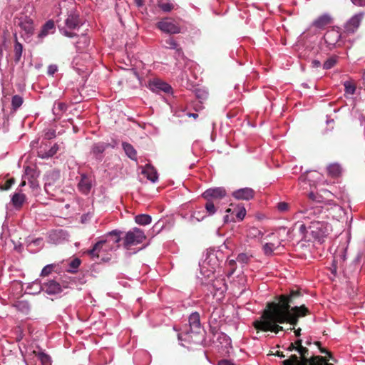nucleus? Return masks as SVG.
Here are the masks:
<instances>
[{
	"mask_svg": "<svg viewBox=\"0 0 365 365\" xmlns=\"http://www.w3.org/2000/svg\"><path fill=\"white\" fill-rule=\"evenodd\" d=\"M289 323V319L284 312L278 309L274 304H267L262 316L253 322V327L257 331H272L275 334L283 330L278 324Z\"/></svg>",
	"mask_w": 365,
	"mask_h": 365,
	"instance_id": "obj_1",
	"label": "nucleus"
},
{
	"mask_svg": "<svg viewBox=\"0 0 365 365\" xmlns=\"http://www.w3.org/2000/svg\"><path fill=\"white\" fill-rule=\"evenodd\" d=\"M287 350L296 351L299 356L291 354L288 359L282 361V365H314L327 359L325 356L311 355L309 348L304 346L301 339L291 342Z\"/></svg>",
	"mask_w": 365,
	"mask_h": 365,
	"instance_id": "obj_2",
	"label": "nucleus"
},
{
	"mask_svg": "<svg viewBox=\"0 0 365 365\" xmlns=\"http://www.w3.org/2000/svg\"><path fill=\"white\" fill-rule=\"evenodd\" d=\"M302 294L299 289H291L288 294H281L278 297V302H268V304H274L277 308L282 311H289L291 308V304H295L297 300L302 297Z\"/></svg>",
	"mask_w": 365,
	"mask_h": 365,
	"instance_id": "obj_3",
	"label": "nucleus"
},
{
	"mask_svg": "<svg viewBox=\"0 0 365 365\" xmlns=\"http://www.w3.org/2000/svg\"><path fill=\"white\" fill-rule=\"evenodd\" d=\"M308 229L312 236L320 241L329 234L330 225L326 222L313 219V221L309 222Z\"/></svg>",
	"mask_w": 365,
	"mask_h": 365,
	"instance_id": "obj_4",
	"label": "nucleus"
},
{
	"mask_svg": "<svg viewBox=\"0 0 365 365\" xmlns=\"http://www.w3.org/2000/svg\"><path fill=\"white\" fill-rule=\"evenodd\" d=\"M322 210L318 206H309L307 202H303L300 204L299 210L297 214H301V217L313 221V219L319 220Z\"/></svg>",
	"mask_w": 365,
	"mask_h": 365,
	"instance_id": "obj_5",
	"label": "nucleus"
},
{
	"mask_svg": "<svg viewBox=\"0 0 365 365\" xmlns=\"http://www.w3.org/2000/svg\"><path fill=\"white\" fill-rule=\"evenodd\" d=\"M145 239L144 232L140 228L134 227L125 234L123 246L125 248L129 249L131 246L143 242Z\"/></svg>",
	"mask_w": 365,
	"mask_h": 365,
	"instance_id": "obj_6",
	"label": "nucleus"
},
{
	"mask_svg": "<svg viewBox=\"0 0 365 365\" xmlns=\"http://www.w3.org/2000/svg\"><path fill=\"white\" fill-rule=\"evenodd\" d=\"M289 319V324L296 326L299 322V318L305 317L310 312L305 305L294 306L289 309V311H283Z\"/></svg>",
	"mask_w": 365,
	"mask_h": 365,
	"instance_id": "obj_7",
	"label": "nucleus"
},
{
	"mask_svg": "<svg viewBox=\"0 0 365 365\" xmlns=\"http://www.w3.org/2000/svg\"><path fill=\"white\" fill-rule=\"evenodd\" d=\"M109 242L110 240L108 239L100 240L93 245L92 249L87 250L86 253L89 255L93 260L100 259L101 261L108 262L110 258L104 256V252L107 251V249L106 247L104 248V246Z\"/></svg>",
	"mask_w": 365,
	"mask_h": 365,
	"instance_id": "obj_8",
	"label": "nucleus"
},
{
	"mask_svg": "<svg viewBox=\"0 0 365 365\" xmlns=\"http://www.w3.org/2000/svg\"><path fill=\"white\" fill-rule=\"evenodd\" d=\"M155 26L157 29L168 34H177L181 31L178 23L172 18H163Z\"/></svg>",
	"mask_w": 365,
	"mask_h": 365,
	"instance_id": "obj_9",
	"label": "nucleus"
},
{
	"mask_svg": "<svg viewBox=\"0 0 365 365\" xmlns=\"http://www.w3.org/2000/svg\"><path fill=\"white\" fill-rule=\"evenodd\" d=\"M67 284L63 282L61 284L56 279H51L41 284V289L48 294H56L62 292L63 288H68Z\"/></svg>",
	"mask_w": 365,
	"mask_h": 365,
	"instance_id": "obj_10",
	"label": "nucleus"
},
{
	"mask_svg": "<svg viewBox=\"0 0 365 365\" xmlns=\"http://www.w3.org/2000/svg\"><path fill=\"white\" fill-rule=\"evenodd\" d=\"M83 24L79 13L76 10H71L65 19L66 28L71 30L78 29Z\"/></svg>",
	"mask_w": 365,
	"mask_h": 365,
	"instance_id": "obj_11",
	"label": "nucleus"
},
{
	"mask_svg": "<svg viewBox=\"0 0 365 365\" xmlns=\"http://www.w3.org/2000/svg\"><path fill=\"white\" fill-rule=\"evenodd\" d=\"M148 88L155 93L164 92L165 93H170L173 90L172 87L168 83L159 78H154L150 81Z\"/></svg>",
	"mask_w": 365,
	"mask_h": 365,
	"instance_id": "obj_12",
	"label": "nucleus"
},
{
	"mask_svg": "<svg viewBox=\"0 0 365 365\" xmlns=\"http://www.w3.org/2000/svg\"><path fill=\"white\" fill-rule=\"evenodd\" d=\"M364 16V12H359L354 15L345 24L344 29L346 33L354 34L359 26Z\"/></svg>",
	"mask_w": 365,
	"mask_h": 365,
	"instance_id": "obj_13",
	"label": "nucleus"
},
{
	"mask_svg": "<svg viewBox=\"0 0 365 365\" xmlns=\"http://www.w3.org/2000/svg\"><path fill=\"white\" fill-rule=\"evenodd\" d=\"M226 194L225 189L220 187L206 190L202 193V197L205 199L212 200L217 202L218 200L225 197Z\"/></svg>",
	"mask_w": 365,
	"mask_h": 365,
	"instance_id": "obj_14",
	"label": "nucleus"
},
{
	"mask_svg": "<svg viewBox=\"0 0 365 365\" xmlns=\"http://www.w3.org/2000/svg\"><path fill=\"white\" fill-rule=\"evenodd\" d=\"M232 196L239 200H250L255 196V191L250 187L238 189L232 192Z\"/></svg>",
	"mask_w": 365,
	"mask_h": 365,
	"instance_id": "obj_15",
	"label": "nucleus"
},
{
	"mask_svg": "<svg viewBox=\"0 0 365 365\" xmlns=\"http://www.w3.org/2000/svg\"><path fill=\"white\" fill-rule=\"evenodd\" d=\"M327 175L332 178H338L341 176L343 168L338 163L329 164L327 168Z\"/></svg>",
	"mask_w": 365,
	"mask_h": 365,
	"instance_id": "obj_16",
	"label": "nucleus"
},
{
	"mask_svg": "<svg viewBox=\"0 0 365 365\" xmlns=\"http://www.w3.org/2000/svg\"><path fill=\"white\" fill-rule=\"evenodd\" d=\"M79 190L84 194H88L92 187V180L86 175H81V179L78 184Z\"/></svg>",
	"mask_w": 365,
	"mask_h": 365,
	"instance_id": "obj_17",
	"label": "nucleus"
},
{
	"mask_svg": "<svg viewBox=\"0 0 365 365\" xmlns=\"http://www.w3.org/2000/svg\"><path fill=\"white\" fill-rule=\"evenodd\" d=\"M190 332L197 333L200 330V314L197 312L192 313L189 317Z\"/></svg>",
	"mask_w": 365,
	"mask_h": 365,
	"instance_id": "obj_18",
	"label": "nucleus"
},
{
	"mask_svg": "<svg viewBox=\"0 0 365 365\" xmlns=\"http://www.w3.org/2000/svg\"><path fill=\"white\" fill-rule=\"evenodd\" d=\"M340 33L334 29L327 31L324 34V40L329 45H335L340 39Z\"/></svg>",
	"mask_w": 365,
	"mask_h": 365,
	"instance_id": "obj_19",
	"label": "nucleus"
},
{
	"mask_svg": "<svg viewBox=\"0 0 365 365\" xmlns=\"http://www.w3.org/2000/svg\"><path fill=\"white\" fill-rule=\"evenodd\" d=\"M142 174L144 175L152 182H155L158 179V175L156 169L151 165H146L142 170Z\"/></svg>",
	"mask_w": 365,
	"mask_h": 365,
	"instance_id": "obj_20",
	"label": "nucleus"
},
{
	"mask_svg": "<svg viewBox=\"0 0 365 365\" xmlns=\"http://www.w3.org/2000/svg\"><path fill=\"white\" fill-rule=\"evenodd\" d=\"M331 18L328 14H324L319 16L316 20L314 21L312 25L317 29H324L327 25L331 23Z\"/></svg>",
	"mask_w": 365,
	"mask_h": 365,
	"instance_id": "obj_21",
	"label": "nucleus"
},
{
	"mask_svg": "<svg viewBox=\"0 0 365 365\" xmlns=\"http://www.w3.org/2000/svg\"><path fill=\"white\" fill-rule=\"evenodd\" d=\"M26 200V195L19 190L15 192L11 197V202L16 209H20Z\"/></svg>",
	"mask_w": 365,
	"mask_h": 365,
	"instance_id": "obj_22",
	"label": "nucleus"
},
{
	"mask_svg": "<svg viewBox=\"0 0 365 365\" xmlns=\"http://www.w3.org/2000/svg\"><path fill=\"white\" fill-rule=\"evenodd\" d=\"M55 24L53 20H48L42 26L38 37L43 38L49 34H53L55 31Z\"/></svg>",
	"mask_w": 365,
	"mask_h": 365,
	"instance_id": "obj_23",
	"label": "nucleus"
},
{
	"mask_svg": "<svg viewBox=\"0 0 365 365\" xmlns=\"http://www.w3.org/2000/svg\"><path fill=\"white\" fill-rule=\"evenodd\" d=\"M109 143H106L104 142H98L94 143L92 145L91 153L96 156V158H99V155L102 154L107 148H108ZM100 159L101 158L100 157Z\"/></svg>",
	"mask_w": 365,
	"mask_h": 365,
	"instance_id": "obj_24",
	"label": "nucleus"
},
{
	"mask_svg": "<svg viewBox=\"0 0 365 365\" xmlns=\"http://www.w3.org/2000/svg\"><path fill=\"white\" fill-rule=\"evenodd\" d=\"M122 234L121 231L119 230H113L108 232L106 235V240H109V242H113L116 244L115 248L118 249L120 247L119 242L121 240L120 235Z\"/></svg>",
	"mask_w": 365,
	"mask_h": 365,
	"instance_id": "obj_25",
	"label": "nucleus"
},
{
	"mask_svg": "<svg viewBox=\"0 0 365 365\" xmlns=\"http://www.w3.org/2000/svg\"><path fill=\"white\" fill-rule=\"evenodd\" d=\"M164 46L169 49H175L178 55H183L182 48L179 46L178 43L173 37H168L165 40Z\"/></svg>",
	"mask_w": 365,
	"mask_h": 365,
	"instance_id": "obj_26",
	"label": "nucleus"
},
{
	"mask_svg": "<svg viewBox=\"0 0 365 365\" xmlns=\"http://www.w3.org/2000/svg\"><path fill=\"white\" fill-rule=\"evenodd\" d=\"M19 26L26 34H31L33 33L34 26L33 21L31 19L26 18L21 19L19 23Z\"/></svg>",
	"mask_w": 365,
	"mask_h": 365,
	"instance_id": "obj_27",
	"label": "nucleus"
},
{
	"mask_svg": "<svg viewBox=\"0 0 365 365\" xmlns=\"http://www.w3.org/2000/svg\"><path fill=\"white\" fill-rule=\"evenodd\" d=\"M280 242L279 240H277L275 242H266L262 247L263 252L266 255H271L274 252V250L280 245Z\"/></svg>",
	"mask_w": 365,
	"mask_h": 365,
	"instance_id": "obj_28",
	"label": "nucleus"
},
{
	"mask_svg": "<svg viewBox=\"0 0 365 365\" xmlns=\"http://www.w3.org/2000/svg\"><path fill=\"white\" fill-rule=\"evenodd\" d=\"M15 37V44L14 48V61L16 63H18L21 58L22 52H23V46L21 43H19L17 40L16 34L14 35Z\"/></svg>",
	"mask_w": 365,
	"mask_h": 365,
	"instance_id": "obj_29",
	"label": "nucleus"
},
{
	"mask_svg": "<svg viewBox=\"0 0 365 365\" xmlns=\"http://www.w3.org/2000/svg\"><path fill=\"white\" fill-rule=\"evenodd\" d=\"M122 146L125 154L128 155V158H130L132 160H136L137 152L131 144L123 142L122 143Z\"/></svg>",
	"mask_w": 365,
	"mask_h": 365,
	"instance_id": "obj_30",
	"label": "nucleus"
},
{
	"mask_svg": "<svg viewBox=\"0 0 365 365\" xmlns=\"http://www.w3.org/2000/svg\"><path fill=\"white\" fill-rule=\"evenodd\" d=\"M152 221L151 216L146 214L138 215L135 217V222L140 225H147Z\"/></svg>",
	"mask_w": 365,
	"mask_h": 365,
	"instance_id": "obj_31",
	"label": "nucleus"
},
{
	"mask_svg": "<svg viewBox=\"0 0 365 365\" xmlns=\"http://www.w3.org/2000/svg\"><path fill=\"white\" fill-rule=\"evenodd\" d=\"M207 200L205 207L206 209L207 212L209 215H213L216 212V207H215V202L212 200L205 199Z\"/></svg>",
	"mask_w": 365,
	"mask_h": 365,
	"instance_id": "obj_32",
	"label": "nucleus"
},
{
	"mask_svg": "<svg viewBox=\"0 0 365 365\" xmlns=\"http://www.w3.org/2000/svg\"><path fill=\"white\" fill-rule=\"evenodd\" d=\"M24 101L22 97L19 95H15L12 97L11 106L12 108L16 110H17L23 103Z\"/></svg>",
	"mask_w": 365,
	"mask_h": 365,
	"instance_id": "obj_33",
	"label": "nucleus"
},
{
	"mask_svg": "<svg viewBox=\"0 0 365 365\" xmlns=\"http://www.w3.org/2000/svg\"><path fill=\"white\" fill-rule=\"evenodd\" d=\"M37 357L41 362L42 365H51V359L48 354L43 352H39Z\"/></svg>",
	"mask_w": 365,
	"mask_h": 365,
	"instance_id": "obj_34",
	"label": "nucleus"
},
{
	"mask_svg": "<svg viewBox=\"0 0 365 365\" xmlns=\"http://www.w3.org/2000/svg\"><path fill=\"white\" fill-rule=\"evenodd\" d=\"M158 6L164 12L171 11L175 6L171 2H159Z\"/></svg>",
	"mask_w": 365,
	"mask_h": 365,
	"instance_id": "obj_35",
	"label": "nucleus"
},
{
	"mask_svg": "<svg viewBox=\"0 0 365 365\" xmlns=\"http://www.w3.org/2000/svg\"><path fill=\"white\" fill-rule=\"evenodd\" d=\"M66 110V105L64 103H56L53 108V112L55 115H59Z\"/></svg>",
	"mask_w": 365,
	"mask_h": 365,
	"instance_id": "obj_36",
	"label": "nucleus"
},
{
	"mask_svg": "<svg viewBox=\"0 0 365 365\" xmlns=\"http://www.w3.org/2000/svg\"><path fill=\"white\" fill-rule=\"evenodd\" d=\"M252 257V255L247 253H240L237 257V260L243 264H247Z\"/></svg>",
	"mask_w": 365,
	"mask_h": 365,
	"instance_id": "obj_37",
	"label": "nucleus"
},
{
	"mask_svg": "<svg viewBox=\"0 0 365 365\" xmlns=\"http://www.w3.org/2000/svg\"><path fill=\"white\" fill-rule=\"evenodd\" d=\"M81 260L78 258L73 259L70 263H69V268L68 272H76L77 269L79 267L81 264Z\"/></svg>",
	"mask_w": 365,
	"mask_h": 365,
	"instance_id": "obj_38",
	"label": "nucleus"
},
{
	"mask_svg": "<svg viewBox=\"0 0 365 365\" xmlns=\"http://www.w3.org/2000/svg\"><path fill=\"white\" fill-rule=\"evenodd\" d=\"M336 63V59L334 57L328 58L323 65L324 69L328 70L333 68Z\"/></svg>",
	"mask_w": 365,
	"mask_h": 365,
	"instance_id": "obj_39",
	"label": "nucleus"
},
{
	"mask_svg": "<svg viewBox=\"0 0 365 365\" xmlns=\"http://www.w3.org/2000/svg\"><path fill=\"white\" fill-rule=\"evenodd\" d=\"M58 150V147L54 145L47 152L43 154L39 155L42 158H48L53 156Z\"/></svg>",
	"mask_w": 365,
	"mask_h": 365,
	"instance_id": "obj_40",
	"label": "nucleus"
},
{
	"mask_svg": "<svg viewBox=\"0 0 365 365\" xmlns=\"http://www.w3.org/2000/svg\"><path fill=\"white\" fill-rule=\"evenodd\" d=\"M344 87L346 93L351 95H353L355 93L356 86L354 83L349 81H346L344 83Z\"/></svg>",
	"mask_w": 365,
	"mask_h": 365,
	"instance_id": "obj_41",
	"label": "nucleus"
},
{
	"mask_svg": "<svg viewBox=\"0 0 365 365\" xmlns=\"http://www.w3.org/2000/svg\"><path fill=\"white\" fill-rule=\"evenodd\" d=\"M54 266L53 264H48L45 266L41 273V276L46 277L48 276L53 271Z\"/></svg>",
	"mask_w": 365,
	"mask_h": 365,
	"instance_id": "obj_42",
	"label": "nucleus"
},
{
	"mask_svg": "<svg viewBox=\"0 0 365 365\" xmlns=\"http://www.w3.org/2000/svg\"><path fill=\"white\" fill-rule=\"evenodd\" d=\"M277 210L281 212H285L289 210V205L285 202H280L277 204Z\"/></svg>",
	"mask_w": 365,
	"mask_h": 365,
	"instance_id": "obj_43",
	"label": "nucleus"
},
{
	"mask_svg": "<svg viewBox=\"0 0 365 365\" xmlns=\"http://www.w3.org/2000/svg\"><path fill=\"white\" fill-rule=\"evenodd\" d=\"M60 31L61 34L68 38H73L77 36L76 33L68 31L66 28H60Z\"/></svg>",
	"mask_w": 365,
	"mask_h": 365,
	"instance_id": "obj_44",
	"label": "nucleus"
},
{
	"mask_svg": "<svg viewBox=\"0 0 365 365\" xmlns=\"http://www.w3.org/2000/svg\"><path fill=\"white\" fill-rule=\"evenodd\" d=\"M196 96L199 99L205 100L207 98V93L204 90L198 89L196 91Z\"/></svg>",
	"mask_w": 365,
	"mask_h": 365,
	"instance_id": "obj_45",
	"label": "nucleus"
},
{
	"mask_svg": "<svg viewBox=\"0 0 365 365\" xmlns=\"http://www.w3.org/2000/svg\"><path fill=\"white\" fill-rule=\"evenodd\" d=\"M14 182H15V179L13 178L7 180L5 182V184H4V187H2V189L5 190L10 189L11 187L14 184Z\"/></svg>",
	"mask_w": 365,
	"mask_h": 365,
	"instance_id": "obj_46",
	"label": "nucleus"
},
{
	"mask_svg": "<svg viewBox=\"0 0 365 365\" xmlns=\"http://www.w3.org/2000/svg\"><path fill=\"white\" fill-rule=\"evenodd\" d=\"M298 226L299 230L300 233L304 235L306 230H307V226L304 223L297 222L295 224L294 227H297Z\"/></svg>",
	"mask_w": 365,
	"mask_h": 365,
	"instance_id": "obj_47",
	"label": "nucleus"
},
{
	"mask_svg": "<svg viewBox=\"0 0 365 365\" xmlns=\"http://www.w3.org/2000/svg\"><path fill=\"white\" fill-rule=\"evenodd\" d=\"M245 215H246V210H245V208L242 207V209H240L236 216L240 220H242L244 219V217H245Z\"/></svg>",
	"mask_w": 365,
	"mask_h": 365,
	"instance_id": "obj_48",
	"label": "nucleus"
},
{
	"mask_svg": "<svg viewBox=\"0 0 365 365\" xmlns=\"http://www.w3.org/2000/svg\"><path fill=\"white\" fill-rule=\"evenodd\" d=\"M58 71V67L56 65H50L48 67V74L53 75Z\"/></svg>",
	"mask_w": 365,
	"mask_h": 365,
	"instance_id": "obj_49",
	"label": "nucleus"
},
{
	"mask_svg": "<svg viewBox=\"0 0 365 365\" xmlns=\"http://www.w3.org/2000/svg\"><path fill=\"white\" fill-rule=\"evenodd\" d=\"M309 199L314 201L320 202L321 200H319L320 197H318L317 195H315L314 192H310L308 195Z\"/></svg>",
	"mask_w": 365,
	"mask_h": 365,
	"instance_id": "obj_50",
	"label": "nucleus"
},
{
	"mask_svg": "<svg viewBox=\"0 0 365 365\" xmlns=\"http://www.w3.org/2000/svg\"><path fill=\"white\" fill-rule=\"evenodd\" d=\"M250 234L252 235L254 237H257V236H259V235H262V233L261 232V231L257 230V229H256V228H252L250 230Z\"/></svg>",
	"mask_w": 365,
	"mask_h": 365,
	"instance_id": "obj_51",
	"label": "nucleus"
},
{
	"mask_svg": "<svg viewBox=\"0 0 365 365\" xmlns=\"http://www.w3.org/2000/svg\"><path fill=\"white\" fill-rule=\"evenodd\" d=\"M351 2L358 6H365V0H351Z\"/></svg>",
	"mask_w": 365,
	"mask_h": 365,
	"instance_id": "obj_52",
	"label": "nucleus"
},
{
	"mask_svg": "<svg viewBox=\"0 0 365 365\" xmlns=\"http://www.w3.org/2000/svg\"><path fill=\"white\" fill-rule=\"evenodd\" d=\"M229 265L232 269L231 273L232 274L235 271L236 262L234 259H231L229 261Z\"/></svg>",
	"mask_w": 365,
	"mask_h": 365,
	"instance_id": "obj_53",
	"label": "nucleus"
},
{
	"mask_svg": "<svg viewBox=\"0 0 365 365\" xmlns=\"http://www.w3.org/2000/svg\"><path fill=\"white\" fill-rule=\"evenodd\" d=\"M218 365H235V364L228 360L222 359V360L219 361Z\"/></svg>",
	"mask_w": 365,
	"mask_h": 365,
	"instance_id": "obj_54",
	"label": "nucleus"
},
{
	"mask_svg": "<svg viewBox=\"0 0 365 365\" xmlns=\"http://www.w3.org/2000/svg\"><path fill=\"white\" fill-rule=\"evenodd\" d=\"M319 349V351H320V352H321L322 354H327V355L329 356V357L330 359H331V358H332V354H331V353L330 351H327L326 349H324V348H323V347H320Z\"/></svg>",
	"mask_w": 365,
	"mask_h": 365,
	"instance_id": "obj_55",
	"label": "nucleus"
},
{
	"mask_svg": "<svg viewBox=\"0 0 365 365\" xmlns=\"http://www.w3.org/2000/svg\"><path fill=\"white\" fill-rule=\"evenodd\" d=\"M321 66V62L318 60H313L312 61V66L313 68H319Z\"/></svg>",
	"mask_w": 365,
	"mask_h": 365,
	"instance_id": "obj_56",
	"label": "nucleus"
},
{
	"mask_svg": "<svg viewBox=\"0 0 365 365\" xmlns=\"http://www.w3.org/2000/svg\"><path fill=\"white\" fill-rule=\"evenodd\" d=\"M134 2L138 7H141L144 4V0H134Z\"/></svg>",
	"mask_w": 365,
	"mask_h": 365,
	"instance_id": "obj_57",
	"label": "nucleus"
},
{
	"mask_svg": "<svg viewBox=\"0 0 365 365\" xmlns=\"http://www.w3.org/2000/svg\"><path fill=\"white\" fill-rule=\"evenodd\" d=\"M270 354H274V355H276V356H279L281 358H284L285 357V355L283 354V352L282 351H277L275 354L271 353Z\"/></svg>",
	"mask_w": 365,
	"mask_h": 365,
	"instance_id": "obj_58",
	"label": "nucleus"
},
{
	"mask_svg": "<svg viewBox=\"0 0 365 365\" xmlns=\"http://www.w3.org/2000/svg\"><path fill=\"white\" fill-rule=\"evenodd\" d=\"M301 331H302L301 328H298V329H294V334H295V336H296L297 337L300 336V335H301Z\"/></svg>",
	"mask_w": 365,
	"mask_h": 365,
	"instance_id": "obj_59",
	"label": "nucleus"
},
{
	"mask_svg": "<svg viewBox=\"0 0 365 365\" xmlns=\"http://www.w3.org/2000/svg\"><path fill=\"white\" fill-rule=\"evenodd\" d=\"M312 344V338L311 337H309L307 339V340L305 341V346H307L308 347L309 346H310Z\"/></svg>",
	"mask_w": 365,
	"mask_h": 365,
	"instance_id": "obj_60",
	"label": "nucleus"
},
{
	"mask_svg": "<svg viewBox=\"0 0 365 365\" xmlns=\"http://www.w3.org/2000/svg\"><path fill=\"white\" fill-rule=\"evenodd\" d=\"M189 116L192 117L193 118H197L198 117V114L197 113H190Z\"/></svg>",
	"mask_w": 365,
	"mask_h": 365,
	"instance_id": "obj_61",
	"label": "nucleus"
},
{
	"mask_svg": "<svg viewBox=\"0 0 365 365\" xmlns=\"http://www.w3.org/2000/svg\"><path fill=\"white\" fill-rule=\"evenodd\" d=\"M314 344L316 346H317L319 349L320 347H322V346H321V342H320V341H315Z\"/></svg>",
	"mask_w": 365,
	"mask_h": 365,
	"instance_id": "obj_62",
	"label": "nucleus"
},
{
	"mask_svg": "<svg viewBox=\"0 0 365 365\" xmlns=\"http://www.w3.org/2000/svg\"><path fill=\"white\" fill-rule=\"evenodd\" d=\"M26 185V181L25 180H22L21 182L20 183L19 186L20 187H24Z\"/></svg>",
	"mask_w": 365,
	"mask_h": 365,
	"instance_id": "obj_63",
	"label": "nucleus"
},
{
	"mask_svg": "<svg viewBox=\"0 0 365 365\" xmlns=\"http://www.w3.org/2000/svg\"><path fill=\"white\" fill-rule=\"evenodd\" d=\"M50 185V182H46L45 184V187H46L47 186Z\"/></svg>",
	"mask_w": 365,
	"mask_h": 365,
	"instance_id": "obj_64",
	"label": "nucleus"
}]
</instances>
